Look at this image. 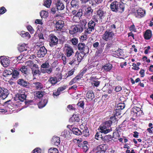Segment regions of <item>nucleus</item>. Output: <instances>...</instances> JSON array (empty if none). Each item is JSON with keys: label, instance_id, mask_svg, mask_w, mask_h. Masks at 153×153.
Masks as SVG:
<instances>
[{"label": "nucleus", "instance_id": "27", "mask_svg": "<svg viewBox=\"0 0 153 153\" xmlns=\"http://www.w3.org/2000/svg\"><path fill=\"white\" fill-rule=\"evenodd\" d=\"M70 133L68 130H65L64 131L62 132L61 136L64 138H65L70 136Z\"/></svg>", "mask_w": 153, "mask_h": 153}, {"label": "nucleus", "instance_id": "23", "mask_svg": "<svg viewBox=\"0 0 153 153\" xmlns=\"http://www.w3.org/2000/svg\"><path fill=\"white\" fill-rule=\"evenodd\" d=\"M152 36V34L151 31L148 30H146L144 34V37L145 39L148 40L151 38Z\"/></svg>", "mask_w": 153, "mask_h": 153}, {"label": "nucleus", "instance_id": "13", "mask_svg": "<svg viewBox=\"0 0 153 153\" xmlns=\"http://www.w3.org/2000/svg\"><path fill=\"white\" fill-rule=\"evenodd\" d=\"M64 22L62 20H59L56 22V27L57 30L61 29L63 27Z\"/></svg>", "mask_w": 153, "mask_h": 153}, {"label": "nucleus", "instance_id": "18", "mask_svg": "<svg viewBox=\"0 0 153 153\" xmlns=\"http://www.w3.org/2000/svg\"><path fill=\"white\" fill-rule=\"evenodd\" d=\"M8 91L7 89L3 88V90L2 93L0 95V97L3 99H4L6 98L9 94Z\"/></svg>", "mask_w": 153, "mask_h": 153}, {"label": "nucleus", "instance_id": "12", "mask_svg": "<svg viewBox=\"0 0 153 153\" xmlns=\"http://www.w3.org/2000/svg\"><path fill=\"white\" fill-rule=\"evenodd\" d=\"M52 143L55 146H58L60 143V138L57 137H53L51 140Z\"/></svg>", "mask_w": 153, "mask_h": 153}, {"label": "nucleus", "instance_id": "24", "mask_svg": "<svg viewBox=\"0 0 153 153\" xmlns=\"http://www.w3.org/2000/svg\"><path fill=\"white\" fill-rule=\"evenodd\" d=\"M20 35L23 37L27 39H29L30 38V36L28 32H25L24 31H22L21 32Z\"/></svg>", "mask_w": 153, "mask_h": 153}, {"label": "nucleus", "instance_id": "7", "mask_svg": "<svg viewBox=\"0 0 153 153\" xmlns=\"http://www.w3.org/2000/svg\"><path fill=\"white\" fill-rule=\"evenodd\" d=\"M80 129H81V135L86 137L89 136V130L87 127L84 126L83 124H82L80 126Z\"/></svg>", "mask_w": 153, "mask_h": 153}, {"label": "nucleus", "instance_id": "43", "mask_svg": "<svg viewBox=\"0 0 153 153\" xmlns=\"http://www.w3.org/2000/svg\"><path fill=\"white\" fill-rule=\"evenodd\" d=\"M48 12L44 10L41 11L40 13V15L42 18L46 17L48 16Z\"/></svg>", "mask_w": 153, "mask_h": 153}, {"label": "nucleus", "instance_id": "29", "mask_svg": "<svg viewBox=\"0 0 153 153\" xmlns=\"http://www.w3.org/2000/svg\"><path fill=\"white\" fill-rule=\"evenodd\" d=\"M48 82L51 83L52 85H54L58 81L56 77H51L49 79Z\"/></svg>", "mask_w": 153, "mask_h": 153}, {"label": "nucleus", "instance_id": "53", "mask_svg": "<svg viewBox=\"0 0 153 153\" xmlns=\"http://www.w3.org/2000/svg\"><path fill=\"white\" fill-rule=\"evenodd\" d=\"M20 71L23 73L25 74L27 73V68L25 66H22L20 69Z\"/></svg>", "mask_w": 153, "mask_h": 153}, {"label": "nucleus", "instance_id": "60", "mask_svg": "<svg viewBox=\"0 0 153 153\" xmlns=\"http://www.w3.org/2000/svg\"><path fill=\"white\" fill-rule=\"evenodd\" d=\"M62 59L63 61V63L64 65H65L66 64L67 61L66 60V56L64 55L63 54L61 56Z\"/></svg>", "mask_w": 153, "mask_h": 153}, {"label": "nucleus", "instance_id": "64", "mask_svg": "<svg viewBox=\"0 0 153 153\" xmlns=\"http://www.w3.org/2000/svg\"><path fill=\"white\" fill-rule=\"evenodd\" d=\"M120 110H117V109L116 108L115 109V111H114V113H115V114L117 116H118L120 115Z\"/></svg>", "mask_w": 153, "mask_h": 153}, {"label": "nucleus", "instance_id": "15", "mask_svg": "<svg viewBox=\"0 0 153 153\" xmlns=\"http://www.w3.org/2000/svg\"><path fill=\"white\" fill-rule=\"evenodd\" d=\"M112 68V65L109 63L106 64L102 66V68L105 71H108L111 69Z\"/></svg>", "mask_w": 153, "mask_h": 153}, {"label": "nucleus", "instance_id": "8", "mask_svg": "<svg viewBox=\"0 0 153 153\" xmlns=\"http://www.w3.org/2000/svg\"><path fill=\"white\" fill-rule=\"evenodd\" d=\"M0 61L2 65L4 67L8 66L10 64L9 59L4 56H1Z\"/></svg>", "mask_w": 153, "mask_h": 153}, {"label": "nucleus", "instance_id": "35", "mask_svg": "<svg viewBox=\"0 0 153 153\" xmlns=\"http://www.w3.org/2000/svg\"><path fill=\"white\" fill-rule=\"evenodd\" d=\"M70 120L73 122H79L80 119L78 117V116L76 114H74L71 118Z\"/></svg>", "mask_w": 153, "mask_h": 153}, {"label": "nucleus", "instance_id": "31", "mask_svg": "<svg viewBox=\"0 0 153 153\" xmlns=\"http://www.w3.org/2000/svg\"><path fill=\"white\" fill-rule=\"evenodd\" d=\"M47 102V100L45 99L41 101L38 104V107L39 108H42L44 107L46 105Z\"/></svg>", "mask_w": 153, "mask_h": 153}, {"label": "nucleus", "instance_id": "28", "mask_svg": "<svg viewBox=\"0 0 153 153\" xmlns=\"http://www.w3.org/2000/svg\"><path fill=\"white\" fill-rule=\"evenodd\" d=\"M18 83L21 85L25 87L28 85L27 82L22 79H19L18 81Z\"/></svg>", "mask_w": 153, "mask_h": 153}, {"label": "nucleus", "instance_id": "49", "mask_svg": "<svg viewBox=\"0 0 153 153\" xmlns=\"http://www.w3.org/2000/svg\"><path fill=\"white\" fill-rule=\"evenodd\" d=\"M77 62L76 60V59L74 57L73 58L72 60L69 62V64L71 65L74 66L75 65H76L77 64Z\"/></svg>", "mask_w": 153, "mask_h": 153}, {"label": "nucleus", "instance_id": "2", "mask_svg": "<svg viewBox=\"0 0 153 153\" xmlns=\"http://www.w3.org/2000/svg\"><path fill=\"white\" fill-rule=\"evenodd\" d=\"M110 8L112 11L121 13L124 11L125 7L122 2L114 1L110 4Z\"/></svg>", "mask_w": 153, "mask_h": 153}, {"label": "nucleus", "instance_id": "33", "mask_svg": "<svg viewBox=\"0 0 153 153\" xmlns=\"http://www.w3.org/2000/svg\"><path fill=\"white\" fill-rule=\"evenodd\" d=\"M78 0H72L71 2V6L77 8L79 7Z\"/></svg>", "mask_w": 153, "mask_h": 153}, {"label": "nucleus", "instance_id": "52", "mask_svg": "<svg viewBox=\"0 0 153 153\" xmlns=\"http://www.w3.org/2000/svg\"><path fill=\"white\" fill-rule=\"evenodd\" d=\"M27 29L30 33L32 34L34 33V30L32 27L30 25H28L27 26Z\"/></svg>", "mask_w": 153, "mask_h": 153}, {"label": "nucleus", "instance_id": "20", "mask_svg": "<svg viewBox=\"0 0 153 153\" xmlns=\"http://www.w3.org/2000/svg\"><path fill=\"white\" fill-rule=\"evenodd\" d=\"M86 97L90 100H92L94 97V95L92 91H88L86 94Z\"/></svg>", "mask_w": 153, "mask_h": 153}, {"label": "nucleus", "instance_id": "9", "mask_svg": "<svg viewBox=\"0 0 153 153\" xmlns=\"http://www.w3.org/2000/svg\"><path fill=\"white\" fill-rule=\"evenodd\" d=\"M47 51L44 46L41 47L37 52V55L39 57H43L47 53Z\"/></svg>", "mask_w": 153, "mask_h": 153}, {"label": "nucleus", "instance_id": "55", "mask_svg": "<svg viewBox=\"0 0 153 153\" xmlns=\"http://www.w3.org/2000/svg\"><path fill=\"white\" fill-rule=\"evenodd\" d=\"M92 85L93 86L98 87L100 84V82L97 81H94L91 83Z\"/></svg>", "mask_w": 153, "mask_h": 153}, {"label": "nucleus", "instance_id": "37", "mask_svg": "<svg viewBox=\"0 0 153 153\" xmlns=\"http://www.w3.org/2000/svg\"><path fill=\"white\" fill-rule=\"evenodd\" d=\"M32 74L33 76L36 75L39 73V71L38 68L36 66L34 68H31Z\"/></svg>", "mask_w": 153, "mask_h": 153}, {"label": "nucleus", "instance_id": "6", "mask_svg": "<svg viewBox=\"0 0 153 153\" xmlns=\"http://www.w3.org/2000/svg\"><path fill=\"white\" fill-rule=\"evenodd\" d=\"M50 36L49 45L51 47H53L58 44V39L54 35L51 34Z\"/></svg>", "mask_w": 153, "mask_h": 153}, {"label": "nucleus", "instance_id": "40", "mask_svg": "<svg viewBox=\"0 0 153 153\" xmlns=\"http://www.w3.org/2000/svg\"><path fill=\"white\" fill-rule=\"evenodd\" d=\"M26 65L31 68H34L36 66L35 64H33V63L31 61L29 60L27 61L26 63Z\"/></svg>", "mask_w": 153, "mask_h": 153}, {"label": "nucleus", "instance_id": "34", "mask_svg": "<svg viewBox=\"0 0 153 153\" xmlns=\"http://www.w3.org/2000/svg\"><path fill=\"white\" fill-rule=\"evenodd\" d=\"M137 13L138 16L140 17H143L145 14V11L141 8H140L137 10Z\"/></svg>", "mask_w": 153, "mask_h": 153}, {"label": "nucleus", "instance_id": "30", "mask_svg": "<svg viewBox=\"0 0 153 153\" xmlns=\"http://www.w3.org/2000/svg\"><path fill=\"white\" fill-rule=\"evenodd\" d=\"M72 131L73 134L76 135H81L80 129H79L77 128H73L72 130Z\"/></svg>", "mask_w": 153, "mask_h": 153}, {"label": "nucleus", "instance_id": "54", "mask_svg": "<svg viewBox=\"0 0 153 153\" xmlns=\"http://www.w3.org/2000/svg\"><path fill=\"white\" fill-rule=\"evenodd\" d=\"M84 101L82 100H79L78 103L77 104V105L81 107L84 108Z\"/></svg>", "mask_w": 153, "mask_h": 153}, {"label": "nucleus", "instance_id": "56", "mask_svg": "<svg viewBox=\"0 0 153 153\" xmlns=\"http://www.w3.org/2000/svg\"><path fill=\"white\" fill-rule=\"evenodd\" d=\"M87 142L86 141H84L82 143L79 144L78 145L79 147L83 148L84 146H85L87 144Z\"/></svg>", "mask_w": 153, "mask_h": 153}, {"label": "nucleus", "instance_id": "44", "mask_svg": "<svg viewBox=\"0 0 153 153\" xmlns=\"http://www.w3.org/2000/svg\"><path fill=\"white\" fill-rule=\"evenodd\" d=\"M95 25V22L92 21H90L88 24V27H90L94 29V27Z\"/></svg>", "mask_w": 153, "mask_h": 153}, {"label": "nucleus", "instance_id": "4", "mask_svg": "<svg viewBox=\"0 0 153 153\" xmlns=\"http://www.w3.org/2000/svg\"><path fill=\"white\" fill-rule=\"evenodd\" d=\"M63 51L67 57H70L74 53L72 47L67 44L65 45Z\"/></svg>", "mask_w": 153, "mask_h": 153}, {"label": "nucleus", "instance_id": "59", "mask_svg": "<svg viewBox=\"0 0 153 153\" xmlns=\"http://www.w3.org/2000/svg\"><path fill=\"white\" fill-rule=\"evenodd\" d=\"M71 42L74 45H76L78 43V39L76 38H73L71 39Z\"/></svg>", "mask_w": 153, "mask_h": 153}, {"label": "nucleus", "instance_id": "10", "mask_svg": "<svg viewBox=\"0 0 153 153\" xmlns=\"http://www.w3.org/2000/svg\"><path fill=\"white\" fill-rule=\"evenodd\" d=\"M84 55V53H79L78 52L76 53L74 57L76 59L77 58L78 64L81 62Z\"/></svg>", "mask_w": 153, "mask_h": 153}, {"label": "nucleus", "instance_id": "48", "mask_svg": "<svg viewBox=\"0 0 153 153\" xmlns=\"http://www.w3.org/2000/svg\"><path fill=\"white\" fill-rule=\"evenodd\" d=\"M125 107V105L124 103H120L119 104L117 105V106L116 108L117 109V110H121L124 108Z\"/></svg>", "mask_w": 153, "mask_h": 153}, {"label": "nucleus", "instance_id": "3", "mask_svg": "<svg viewBox=\"0 0 153 153\" xmlns=\"http://www.w3.org/2000/svg\"><path fill=\"white\" fill-rule=\"evenodd\" d=\"M108 122H105L102 125H101L100 127V132L106 134L112 131L111 126L108 124Z\"/></svg>", "mask_w": 153, "mask_h": 153}, {"label": "nucleus", "instance_id": "5", "mask_svg": "<svg viewBox=\"0 0 153 153\" xmlns=\"http://www.w3.org/2000/svg\"><path fill=\"white\" fill-rule=\"evenodd\" d=\"M83 30V28L81 25H76L72 26L69 30V33L71 34H74L77 32H81Z\"/></svg>", "mask_w": 153, "mask_h": 153}, {"label": "nucleus", "instance_id": "50", "mask_svg": "<svg viewBox=\"0 0 153 153\" xmlns=\"http://www.w3.org/2000/svg\"><path fill=\"white\" fill-rule=\"evenodd\" d=\"M67 110L68 111H73L75 110V108L74 107V105H69L67 106Z\"/></svg>", "mask_w": 153, "mask_h": 153}, {"label": "nucleus", "instance_id": "19", "mask_svg": "<svg viewBox=\"0 0 153 153\" xmlns=\"http://www.w3.org/2000/svg\"><path fill=\"white\" fill-rule=\"evenodd\" d=\"M19 92H21V91H19ZM18 95L19 100L21 101H23L26 98V95L25 92L22 93H19L18 94Z\"/></svg>", "mask_w": 153, "mask_h": 153}, {"label": "nucleus", "instance_id": "45", "mask_svg": "<svg viewBox=\"0 0 153 153\" xmlns=\"http://www.w3.org/2000/svg\"><path fill=\"white\" fill-rule=\"evenodd\" d=\"M72 21L75 23L79 22L80 21V17L74 16L73 18Z\"/></svg>", "mask_w": 153, "mask_h": 153}, {"label": "nucleus", "instance_id": "57", "mask_svg": "<svg viewBox=\"0 0 153 153\" xmlns=\"http://www.w3.org/2000/svg\"><path fill=\"white\" fill-rule=\"evenodd\" d=\"M41 150L39 148L35 149L31 153H41Z\"/></svg>", "mask_w": 153, "mask_h": 153}, {"label": "nucleus", "instance_id": "17", "mask_svg": "<svg viewBox=\"0 0 153 153\" xmlns=\"http://www.w3.org/2000/svg\"><path fill=\"white\" fill-rule=\"evenodd\" d=\"M140 111V108L138 107H135L132 108L131 113L134 115L135 117H136L137 115V113Z\"/></svg>", "mask_w": 153, "mask_h": 153}, {"label": "nucleus", "instance_id": "62", "mask_svg": "<svg viewBox=\"0 0 153 153\" xmlns=\"http://www.w3.org/2000/svg\"><path fill=\"white\" fill-rule=\"evenodd\" d=\"M87 34L85 33V34H83L81 36V39L82 40H85L87 39Z\"/></svg>", "mask_w": 153, "mask_h": 153}, {"label": "nucleus", "instance_id": "14", "mask_svg": "<svg viewBox=\"0 0 153 153\" xmlns=\"http://www.w3.org/2000/svg\"><path fill=\"white\" fill-rule=\"evenodd\" d=\"M102 140L104 141L105 142L108 143L109 144H111L112 143V137L111 135L105 136Z\"/></svg>", "mask_w": 153, "mask_h": 153}, {"label": "nucleus", "instance_id": "51", "mask_svg": "<svg viewBox=\"0 0 153 153\" xmlns=\"http://www.w3.org/2000/svg\"><path fill=\"white\" fill-rule=\"evenodd\" d=\"M50 66V65L48 63L45 62L41 65V67L43 68H49Z\"/></svg>", "mask_w": 153, "mask_h": 153}, {"label": "nucleus", "instance_id": "46", "mask_svg": "<svg viewBox=\"0 0 153 153\" xmlns=\"http://www.w3.org/2000/svg\"><path fill=\"white\" fill-rule=\"evenodd\" d=\"M44 94V93L43 91H39L36 93V96L38 98H41L43 96Z\"/></svg>", "mask_w": 153, "mask_h": 153}, {"label": "nucleus", "instance_id": "16", "mask_svg": "<svg viewBox=\"0 0 153 153\" xmlns=\"http://www.w3.org/2000/svg\"><path fill=\"white\" fill-rule=\"evenodd\" d=\"M33 87H35L36 89L38 90L42 89L44 87L43 85L39 82H33Z\"/></svg>", "mask_w": 153, "mask_h": 153}, {"label": "nucleus", "instance_id": "41", "mask_svg": "<svg viewBox=\"0 0 153 153\" xmlns=\"http://www.w3.org/2000/svg\"><path fill=\"white\" fill-rule=\"evenodd\" d=\"M101 133L100 132L97 133L95 135V138L96 139L98 140H100L101 139L103 140V138Z\"/></svg>", "mask_w": 153, "mask_h": 153}, {"label": "nucleus", "instance_id": "25", "mask_svg": "<svg viewBox=\"0 0 153 153\" xmlns=\"http://www.w3.org/2000/svg\"><path fill=\"white\" fill-rule=\"evenodd\" d=\"M78 48L79 50L85 51V49H88V47L85 46L84 43H79L78 45Z\"/></svg>", "mask_w": 153, "mask_h": 153}, {"label": "nucleus", "instance_id": "47", "mask_svg": "<svg viewBox=\"0 0 153 153\" xmlns=\"http://www.w3.org/2000/svg\"><path fill=\"white\" fill-rule=\"evenodd\" d=\"M94 30L91 28L88 27V28H86L85 30V33L87 34H90L91 33V32L93 31Z\"/></svg>", "mask_w": 153, "mask_h": 153}, {"label": "nucleus", "instance_id": "11", "mask_svg": "<svg viewBox=\"0 0 153 153\" xmlns=\"http://www.w3.org/2000/svg\"><path fill=\"white\" fill-rule=\"evenodd\" d=\"M93 10L91 7H88L85 10V16L88 18L91 17L92 16Z\"/></svg>", "mask_w": 153, "mask_h": 153}, {"label": "nucleus", "instance_id": "22", "mask_svg": "<svg viewBox=\"0 0 153 153\" xmlns=\"http://www.w3.org/2000/svg\"><path fill=\"white\" fill-rule=\"evenodd\" d=\"M106 12L104 11L102 9H99L97 11V15L100 19H102L105 16Z\"/></svg>", "mask_w": 153, "mask_h": 153}, {"label": "nucleus", "instance_id": "36", "mask_svg": "<svg viewBox=\"0 0 153 153\" xmlns=\"http://www.w3.org/2000/svg\"><path fill=\"white\" fill-rule=\"evenodd\" d=\"M116 122V118L115 116L111 117L110 118V120L107 121L105 122H108V124L111 126V124L113 123H115Z\"/></svg>", "mask_w": 153, "mask_h": 153}, {"label": "nucleus", "instance_id": "39", "mask_svg": "<svg viewBox=\"0 0 153 153\" xmlns=\"http://www.w3.org/2000/svg\"><path fill=\"white\" fill-rule=\"evenodd\" d=\"M51 3V0H46L44 2V5L47 8H49Z\"/></svg>", "mask_w": 153, "mask_h": 153}, {"label": "nucleus", "instance_id": "63", "mask_svg": "<svg viewBox=\"0 0 153 153\" xmlns=\"http://www.w3.org/2000/svg\"><path fill=\"white\" fill-rule=\"evenodd\" d=\"M52 70L51 68H50L48 69H46L44 70V71L43 72L44 73H47L48 74H50L52 72Z\"/></svg>", "mask_w": 153, "mask_h": 153}, {"label": "nucleus", "instance_id": "32", "mask_svg": "<svg viewBox=\"0 0 153 153\" xmlns=\"http://www.w3.org/2000/svg\"><path fill=\"white\" fill-rule=\"evenodd\" d=\"M98 149L101 151L105 152L107 149V145L106 144H101L98 147Z\"/></svg>", "mask_w": 153, "mask_h": 153}, {"label": "nucleus", "instance_id": "38", "mask_svg": "<svg viewBox=\"0 0 153 153\" xmlns=\"http://www.w3.org/2000/svg\"><path fill=\"white\" fill-rule=\"evenodd\" d=\"M12 76L13 78H17L19 76V73L17 70H12Z\"/></svg>", "mask_w": 153, "mask_h": 153}, {"label": "nucleus", "instance_id": "61", "mask_svg": "<svg viewBox=\"0 0 153 153\" xmlns=\"http://www.w3.org/2000/svg\"><path fill=\"white\" fill-rule=\"evenodd\" d=\"M6 11V9L4 7H1L0 9V14H4L5 13Z\"/></svg>", "mask_w": 153, "mask_h": 153}, {"label": "nucleus", "instance_id": "21", "mask_svg": "<svg viewBox=\"0 0 153 153\" xmlns=\"http://www.w3.org/2000/svg\"><path fill=\"white\" fill-rule=\"evenodd\" d=\"M56 7L57 9L58 10H62L64 8V4L62 3L60 0L58 1L56 4Z\"/></svg>", "mask_w": 153, "mask_h": 153}, {"label": "nucleus", "instance_id": "1", "mask_svg": "<svg viewBox=\"0 0 153 153\" xmlns=\"http://www.w3.org/2000/svg\"><path fill=\"white\" fill-rule=\"evenodd\" d=\"M115 25L114 24L111 25L102 35V39L106 41L111 40L114 36L113 31L115 29Z\"/></svg>", "mask_w": 153, "mask_h": 153}, {"label": "nucleus", "instance_id": "58", "mask_svg": "<svg viewBox=\"0 0 153 153\" xmlns=\"http://www.w3.org/2000/svg\"><path fill=\"white\" fill-rule=\"evenodd\" d=\"M80 23L82 25L81 27H84L87 24V22L85 19H84L82 20Z\"/></svg>", "mask_w": 153, "mask_h": 153}, {"label": "nucleus", "instance_id": "26", "mask_svg": "<svg viewBox=\"0 0 153 153\" xmlns=\"http://www.w3.org/2000/svg\"><path fill=\"white\" fill-rule=\"evenodd\" d=\"M81 77L79 76H77L73 78L70 82V85H72L73 84L77 82L80 79Z\"/></svg>", "mask_w": 153, "mask_h": 153}, {"label": "nucleus", "instance_id": "42", "mask_svg": "<svg viewBox=\"0 0 153 153\" xmlns=\"http://www.w3.org/2000/svg\"><path fill=\"white\" fill-rule=\"evenodd\" d=\"M49 153H58V149L54 148H51L48 150Z\"/></svg>", "mask_w": 153, "mask_h": 153}]
</instances>
